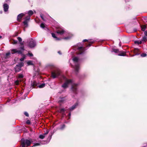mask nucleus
<instances>
[{"label": "nucleus", "mask_w": 147, "mask_h": 147, "mask_svg": "<svg viewBox=\"0 0 147 147\" xmlns=\"http://www.w3.org/2000/svg\"><path fill=\"white\" fill-rule=\"evenodd\" d=\"M71 85V90L72 93V95L73 96H75L74 95H76L78 93V90L77 89V84L74 83L73 81L72 80L66 79L65 82L62 85V87L64 88H65L67 87L68 85Z\"/></svg>", "instance_id": "1"}, {"label": "nucleus", "mask_w": 147, "mask_h": 147, "mask_svg": "<svg viewBox=\"0 0 147 147\" xmlns=\"http://www.w3.org/2000/svg\"><path fill=\"white\" fill-rule=\"evenodd\" d=\"M73 60L75 65L74 67L75 72L76 74H77L80 69L79 64L78 63L79 59L78 57H75L73 58Z\"/></svg>", "instance_id": "2"}, {"label": "nucleus", "mask_w": 147, "mask_h": 147, "mask_svg": "<svg viewBox=\"0 0 147 147\" xmlns=\"http://www.w3.org/2000/svg\"><path fill=\"white\" fill-rule=\"evenodd\" d=\"M61 71L58 69L54 70L51 73L52 77L53 78L58 77L61 74Z\"/></svg>", "instance_id": "3"}, {"label": "nucleus", "mask_w": 147, "mask_h": 147, "mask_svg": "<svg viewBox=\"0 0 147 147\" xmlns=\"http://www.w3.org/2000/svg\"><path fill=\"white\" fill-rule=\"evenodd\" d=\"M24 63L23 62H20L17 65L14 67L15 70L16 72H18L20 71L21 67L24 66Z\"/></svg>", "instance_id": "4"}, {"label": "nucleus", "mask_w": 147, "mask_h": 147, "mask_svg": "<svg viewBox=\"0 0 147 147\" xmlns=\"http://www.w3.org/2000/svg\"><path fill=\"white\" fill-rule=\"evenodd\" d=\"M20 50H18L16 49H12L11 51L13 52L12 53V54H13L14 53H18L19 54H22V51H24V46H21L20 47Z\"/></svg>", "instance_id": "5"}, {"label": "nucleus", "mask_w": 147, "mask_h": 147, "mask_svg": "<svg viewBox=\"0 0 147 147\" xmlns=\"http://www.w3.org/2000/svg\"><path fill=\"white\" fill-rule=\"evenodd\" d=\"M36 46V42L35 40L32 39L30 40L29 42L28 46L31 48H33Z\"/></svg>", "instance_id": "6"}, {"label": "nucleus", "mask_w": 147, "mask_h": 147, "mask_svg": "<svg viewBox=\"0 0 147 147\" xmlns=\"http://www.w3.org/2000/svg\"><path fill=\"white\" fill-rule=\"evenodd\" d=\"M78 50L79 51V54H82L83 53L84 51L86 50L83 47H80L78 48Z\"/></svg>", "instance_id": "7"}, {"label": "nucleus", "mask_w": 147, "mask_h": 147, "mask_svg": "<svg viewBox=\"0 0 147 147\" xmlns=\"http://www.w3.org/2000/svg\"><path fill=\"white\" fill-rule=\"evenodd\" d=\"M25 14L24 13H22L19 14L17 16V20L18 21H20V20L22 18V17L24 16Z\"/></svg>", "instance_id": "8"}, {"label": "nucleus", "mask_w": 147, "mask_h": 147, "mask_svg": "<svg viewBox=\"0 0 147 147\" xmlns=\"http://www.w3.org/2000/svg\"><path fill=\"white\" fill-rule=\"evenodd\" d=\"M4 11L5 12L7 11L9 9V5L6 3H4L3 5Z\"/></svg>", "instance_id": "9"}, {"label": "nucleus", "mask_w": 147, "mask_h": 147, "mask_svg": "<svg viewBox=\"0 0 147 147\" xmlns=\"http://www.w3.org/2000/svg\"><path fill=\"white\" fill-rule=\"evenodd\" d=\"M65 32V30L64 29H62L57 30L56 32L58 34H59L60 35H62Z\"/></svg>", "instance_id": "10"}, {"label": "nucleus", "mask_w": 147, "mask_h": 147, "mask_svg": "<svg viewBox=\"0 0 147 147\" xmlns=\"http://www.w3.org/2000/svg\"><path fill=\"white\" fill-rule=\"evenodd\" d=\"M86 41L90 43L88 45H87V47H90L91 46V44L93 43V42H94V41H89L88 40L86 39H84L83 40V42H86Z\"/></svg>", "instance_id": "11"}, {"label": "nucleus", "mask_w": 147, "mask_h": 147, "mask_svg": "<svg viewBox=\"0 0 147 147\" xmlns=\"http://www.w3.org/2000/svg\"><path fill=\"white\" fill-rule=\"evenodd\" d=\"M78 105V103H76L74 105H73L71 107L69 108V109L71 111H72Z\"/></svg>", "instance_id": "12"}, {"label": "nucleus", "mask_w": 147, "mask_h": 147, "mask_svg": "<svg viewBox=\"0 0 147 147\" xmlns=\"http://www.w3.org/2000/svg\"><path fill=\"white\" fill-rule=\"evenodd\" d=\"M65 100V97L60 98L58 102L59 103H62L64 102Z\"/></svg>", "instance_id": "13"}, {"label": "nucleus", "mask_w": 147, "mask_h": 147, "mask_svg": "<svg viewBox=\"0 0 147 147\" xmlns=\"http://www.w3.org/2000/svg\"><path fill=\"white\" fill-rule=\"evenodd\" d=\"M51 35H52V36L54 38H55V39L56 40H60V39L59 38H58L55 36V34L53 33H52L51 34Z\"/></svg>", "instance_id": "14"}, {"label": "nucleus", "mask_w": 147, "mask_h": 147, "mask_svg": "<svg viewBox=\"0 0 147 147\" xmlns=\"http://www.w3.org/2000/svg\"><path fill=\"white\" fill-rule=\"evenodd\" d=\"M28 21L26 19L23 22V23L24 24V25L25 26V27H26L28 26Z\"/></svg>", "instance_id": "15"}, {"label": "nucleus", "mask_w": 147, "mask_h": 147, "mask_svg": "<svg viewBox=\"0 0 147 147\" xmlns=\"http://www.w3.org/2000/svg\"><path fill=\"white\" fill-rule=\"evenodd\" d=\"M111 52H114L115 53H118L119 52V50L118 49H113L111 51Z\"/></svg>", "instance_id": "16"}, {"label": "nucleus", "mask_w": 147, "mask_h": 147, "mask_svg": "<svg viewBox=\"0 0 147 147\" xmlns=\"http://www.w3.org/2000/svg\"><path fill=\"white\" fill-rule=\"evenodd\" d=\"M118 56H125L126 55L125 52H121V53L118 54Z\"/></svg>", "instance_id": "17"}, {"label": "nucleus", "mask_w": 147, "mask_h": 147, "mask_svg": "<svg viewBox=\"0 0 147 147\" xmlns=\"http://www.w3.org/2000/svg\"><path fill=\"white\" fill-rule=\"evenodd\" d=\"M28 14L29 16H30L33 14V12L32 10H30L28 11Z\"/></svg>", "instance_id": "18"}, {"label": "nucleus", "mask_w": 147, "mask_h": 147, "mask_svg": "<svg viewBox=\"0 0 147 147\" xmlns=\"http://www.w3.org/2000/svg\"><path fill=\"white\" fill-rule=\"evenodd\" d=\"M44 144L42 143L41 142H40L39 143H36L34 144V145H33V146H38L40 145V144Z\"/></svg>", "instance_id": "19"}, {"label": "nucleus", "mask_w": 147, "mask_h": 147, "mask_svg": "<svg viewBox=\"0 0 147 147\" xmlns=\"http://www.w3.org/2000/svg\"><path fill=\"white\" fill-rule=\"evenodd\" d=\"M134 43L136 44H137L138 45H140L142 44V41H138V40H136L135 41Z\"/></svg>", "instance_id": "20"}, {"label": "nucleus", "mask_w": 147, "mask_h": 147, "mask_svg": "<svg viewBox=\"0 0 147 147\" xmlns=\"http://www.w3.org/2000/svg\"><path fill=\"white\" fill-rule=\"evenodd\" d=\"M45 137V136L43 134L40 135L39 136V138L42 139H44Z\"/></svg>", "instance_id": "21"}, {"label": "nucleus", "mask_w": 147, "mask_h": 147, "mask_svg": "<svg viewBox=\"0 0 147 147\" xmlns=\"http://www.w3.org/2000/svg\"><path fill=\"white\" fill-rule=\"evenodd\" d=\"M142 30L144 31L145 30L146 28V26L145 25H143L141 26Z\"/></svg>", "instance_id": "22"}, {"label": "nucleus", "mask_w": 147, "mask_h": 147, "mask_svg": "<svg viewBox=\"0 0 147 147\" xmlns=\"http://www.w3.org/2000/svg\"><path fill=\"white\" fill-rule=\"evenodd\" d=\"M147 40V37L145 36H144L143 37L142 39V41H144L145 42H146Z\"/></svg>", "instance_id": "23"}, {"label": "nucleus", "mask_w": 147, "mask_h": 147, "mask_svg": "<svg viewBox=\"0 0 147 147\" xmlns=\"http://www.w3.org/2000/svg\"><path fill=\"white\" fill-rule=\"evenodd\" d=\"M45 84H44V83L42 84L39 85L38 86V87L40 88H42L45 86Z\"/></svg>", "instance_id": "24"}, {"label": "nucleus", "mask_w": 147, "mask_h": 147, "mask_svg": "<svg viewBox=\"0 0 147 147\" xmlns=\"http://www.w3.org/2000/svg\"><path fill=\"white\" fill-rule=\"evenodd\" d=\"M65 124H63L59 128V129L61 130L63 129L65 127Z\"/></svg>", "instance_id": "25"}, {"label": "nucleus", "mask_w": 147, "mask_h": 147, "mask_svg": "<svg viewBox=\"0 0 147 147\" xmlns=\"http://www.w3.org/2000/svg\"><path fill=\"white\" fill-rule=\"evenodd\" d=\"M27 64L28 65H33L32 61H29L27 62Z\"/></svg>", "instance_id": "26"}, {"label": "nucleus", "mask_w": 147, "mask_h": 147, "mask_svg": "<svg viewBox=\"0 0 147 147\" xmlns=\"http://www.w3.org/2000/svg\"><path fill=\"white\" fill-rule=\"evenodd\" d=\"M26 57L24 55L23 57L20 59V60L21 61H24V59Z\"/></svg>", "instance_id": "27"}, {"label": "nucleus", "mask_w": 147, "mask_h": 147, "mask_svg": "<svg viewBox=\"0 0 147 147\" xmlns=\"http://www.w3.org/2000/svg\"><path fill=\"white\" fill-rule=\"evenodd\" d=\"M18 77L19 78H22L24 77V76L22 74H19Z\"/></svg>", "instance_id": "28"}, {"label": "nucleus", "mask_w": 147, "mask_h": 147, "mask_svg": "<svg viewBox=\"0 0 147 147\" xmlns=\"http://www.w3.org/2000/svg\"><path fill=\"white\" fill-rule=\"evenodd\" d=\"M40 27L41 28H45V26L44 23H42L40 25Z\"/></svg>", "instance_id": "29"}, {"label": "nucleus", "mask_w": 147, "mask_h": 147, "mask_svg": "<svg viewBox=\"0 0 147 147\" xmlns=\"http://www.w3.org/2000/svg\"><path fill=\"white\" fill-rule=\"evenodd\" d=\"M40 16L43 21H45V19L44 18L43 15L42 14H41Z\"/></svg>", "instance_id": "30"}, {"label": "nucleus", "mask_w": 147, "mask_h": 147, "mask_svg": "<svg viewBox=\"0 0 147 147\" xmlns=\"http://www.w3.org/2000/svg\"><path fill=\"white\" fill-rule=\"evenodd\" d=\"M17 39H18V40L19 41V42H22V40L21 38H20V37H18L17 38Z\"/></svg>", "instance_id": "31"}, {"label": "nucleus", "mask_w": 147, "mask_h": 147, "mask_svg": "<svg viewBox=\"0 0 147 147\" xmlns=\"http://www.w3.org/2000/svg\"><path fill=\"white\" fill-rule=\"evenodd\" d=\"M49 131L48 130H46V131L45 132V133L43 134L45 136L46 135H47L48 134Z\"/></svg>", "instance_id": "32"}, {"label": "nucleus", "mask_w": 147, "mask_h": 147, "mask_svg": "<svg viewBox=\"0 0 147 147\" xmlns=\"http://www.w3.org/2000/svg\"><path fill=\"white\" fill-rule=\"evenodd\" d=\"M146 55H147L146 53H142V54H141V56L142 57H146Z\"/></svg>", "instance_id": "33"}, {"label": "nucleus", "mask_w": 147, "mask_h": 147, "mask_svg": "<svg viewBox=\"0 0 147 147\" xmlns=\"http://www.w3.org/2000/svg\"><path fill=\"white\" fill-rule=\"evenodd\" d=\"M24 114L27 117H28L29 115L28 113L26 112H25L24 113Z\"/></svg>", "instance_id": "34"}, {"label": "nucleus", "mask_w": 147, "mask_h": 147, "mask_svg": "<svg viewBox=\"0 0 147 147\" xmlns=\"http://www.w3.org/2000/svg\"><path fill=\"white\" fill-rule=\"evenodd\" d=\"M30 19V16H29L28 17H26L25 18V20L26 19L27 20V21H28Z\"/></svg>", "instance_id": "35"}, {"label": "nucleus", "mask_w": 147, "mask_h": 147, "mask_svg": "<svg viewBox=\"0 0 147 147\" xmlns=\"http://www.w3.org/2000/svg\"><path fill=\"white\" fill-rule=\"evenodd\" d=\"M65 111V109L64 108L60 110V112L61 113H63V112H64Z\"/></svg>", "instance_id": "36"}, {"label": "nucleus", "mask_w": 147, "mask_h": 147, "mask_svg": "<svg viewBox=\"0 0 147 147\" xmlns=\"http://www.w3.org/2000/svg\"><path fill=\"white\" fill-rule=\"evenodd\" d=\"M28 55L30 56H33V55L32 53H28Z\"/></svg>", "instance_id": "37"}, {"label": "nucleus", "mask_w": 147, "mask_h": 147, "mask_svg": "<svg viewBox=\"0 0 147 147\" xmlns=\"http://www.w3.org/2000/svg\"><path fill=\"white\" fill-rule=\"evenodd\" d=\"M10 54V52H8L6 54V56H7L9 55Z\"/></svg>", "instance_id": "38"}, {"label": "nucleus", "mask_w": 147, "mask_h": 147, "mask_svg": "<svg viewBox=\"0 0 147 147\" xmlns=\"http://www.w3.org/2000/svg\"><path fill=\"white\" fill-rule=\"evenodd\" d=\"M71 115V112H69L68 114V116L69 117L68 119H69L70 118Z\"/></svg>", "instance_id": "39"}, {"label": "nucleus", "mask_w": 147, "mask_h": 147, "mask_svg": "<svg viewBox=\"0 0 147 147\" xmlns=\"http://www.w3.org/2000/svg\"><path fill=\"white\" fill-rule=\"evenodd\" d=\"M26 123L27 124H30V121L29 120H28L26 121Z\"/></svg>", "instance_id": "40"}, {"label": "nucleus", "mask_w": 147, "mask_h": 147, "mask_svg": "<svg viewBox=\"0 0 147 147\" xmlns=\"http://www.w3.org/2000/svg\"><path fill=\"white\" fill-rule=\"evenodd\" d=\"M144 34L146 36H147V30L144 31Z\"/></svg>", "instance_id": "41"}, {"label": "nucleus", "mask_w": 147, "mask_h": 147, "mask_svg": "<svg viewBox=\"0 0 147 147\" xmlns=\"http://www.w3.org/2000/svg\"><path fill=\"white\" fill-rule=\"evenodd\" d=\"M15 83L16 84L18 85L19 84V81H16L15 82Z\"/></svg>", "instance_id": "42"}, {"label": "nucleus", "mask_w": 147, "mask_h": 147, "mask_svg": "<svg viewBox=\"0 0 147 147\" xmlns=\"http://www.w3.org/2000/svg\"><path fill=\"white\" fill-rule=\"evenodd\" d=\"M17 42H18V41L16 40H13V43L14 44H16V43H17Z\"/></svg>", "instance_id": "43"}, {"label": "nucleus", "mask_w": 147, "mask_h": 147, "mask_svg": "<svg viewBox=\"0 0 147 147\" xmlns=\"http://www.w3.org/2000/svg\"><path fill=\"white\" fill-rule=\"evenodd\" d=\"M52 136V135L51 134L50 135H49V138L50 139H51V138Z\"/></svg>", "instance_id": "44"}, {"label": "nucleus", "mask_w": 147, "mask_h": 147, "mask_svg": "<svg viewBox=\"0 0 147 147\" xmlns=\"http://www.w3.org/2000/svg\"><path fill=\"white\" fill-rule=\"evenodd\" d=\"M69 38L68 37H65L64 38V39H67Z\"/></svg>", "instance_id": "45"}, {"label": "nucleus", "mask_w": 147, "mask_h": 147, "mask_svg": "<svg viewBox=\"0 0 147 147\" xmlns=\"http://www.w3.org/2000/svg\"><path fill=\"white\" fill-rule=\"evenodd\" d=\"M20 43L21 44L22 46H23V43L22 42H20Z\"/></svg>", "instance_id": "46"}, {"label": "nucleus", "mask_w": 147, "mask_h": 147, "mask_svg": "<svg viewBox=\"0 0 147 147\" xmlns=\"http://www.w3.org/2000/svg\"><path fill=\"white\" fill-rule=\"evenodd\" d=\"M58 53H59V54L61 55V52L60 51H58Z\"/></svg>", "instance_id": "47"}, {"label": "nucleus", "mask_w": 147, "mask_h": 147, "mask_svg": "<svg viewBox=\"0 0 147 147\" xmlns=\"http://www.w3.org/2000/svg\"><path fill=\"white\" fill-rule=\"evenodd\" d=\"M126 2L129 1L130 0H125Z\"/></svg>", "instance_id": "48"}, {"label": "nucleus", "mask_w": 147, "mask_h": 147, "mask_svg": "<svg viewBox=\"0 0 147 147\" xmlns=\"http://www.w3.org/2000/svg\"><path fill=\"white\" fill-rule=\"evenodd\" d=\"M2 37V36H0V38H1Z\"/></svg>", "instance_id": "49"}]
</instances>
